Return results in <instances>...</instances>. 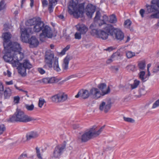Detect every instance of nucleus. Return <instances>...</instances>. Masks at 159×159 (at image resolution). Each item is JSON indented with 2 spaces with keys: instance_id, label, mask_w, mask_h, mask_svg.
Here are the masks:
<instances>
[{
  "instance_id": "obj_1",
  "label": "nucleus",
  "mask_w": 159,
  "mask_h": 159,
  "mask_svg": "<svg viewBox=\"0 0 159 159\" xmlns=\"http://www.w3.org/2000/svg\"><path fill=\"white\" fill-rule=\"evenodd\" d=\"M28 25L33 26V27L21 28V31L32 34L34 32H38L42 30L44 24L39 17L34 18L29 20L26 22Z\"/></svg>"
},
{
  "instance_id": "obj_2",
  "label": "nucleus",
  "mask_w": 159,
  "mask_h": 159,
  "mask_svg": "<svg viewBox=\"0 0 159 159\" xmlns=\"http://www.w3.org/2000/svg\"><path fill=\"white\" fill-rule=\"evenodd\" d=\"M84 3L78 5L73 0L70 1L68 6V12L75 18L82 17L84 13Z\"/></svg>"
},
{
  "instance_id": "obj_3",
  "label": "nucleus",
  "mask_w": 159,
  "mask_h": 159,
  "mask_svg": "<svg viewBox=\"0 0 159 159\" xmlns=\"http://www.w3.org/2000/svg\"><path fill=\"white\" fill-rule=\"evenodd\" d=\"M104 127L105 125H104L100 129H98L97 126H94L85 132L80 137H79V141L82 142H85L93 138L97 137L103 131Z\"/></svg>"
},
{
  "instance_id": "obj_4",
  "label": "nucleus",
  "mask_w": 159,
  "mask_h": 159,
  "mask_svg": "<svg viewBox=\"0 0 159 159\" xmlns=\"http://www.w3.org/2000/svg\"><path fill=\"white\" fill-rule=\"evenodd\" d=\"M10 120L11 122H19L25 123L34 120L32 117L25 114L22 111L19 109L16 110Z\"/></svg>"
},
{
  "instance_id": "obj_5",
  "label": "nucleus",
  "mask_w": 159,
  "mask_h": 159,
  "mask_svg": "<svg viewBox=\"0 0 159 159\" xmlns=\"http://www.w3.org/2000/svg\"><path fill=\"white\" fill-rule=\"evenodd\" d=\"M29 33H24L21 31V38L23 42L28 43L30 44V47L34 48L37 47L39 44V41L35 36H32L29 39L30 34Z\"/></svg>"
},
{
  "instance_id": "obj_6",
  "label": "nucleus",
  "mask_w": 159,
  "mask_h": 159,
  "mask_svg": "<svg viewBox=\"0 0 159 159\" xmlns=\"http://www.w3.org/2000/svg\"><path fill=\"white\" fill-rule=\"evenodd\" d=\"M42 31V33L39 35V39L41 41H44L46 37L51 38L52 37V30L51 28L48 25L44 24Z\"/></svg>"
},
{
  "instance_id": "obj_7",
  "label": "nucleus",
  "mask_w": 159,
  "mask_h": 159,
  "mask_svg": "<svg viewBox=\"0 0 159 159\" xmlns=\"http://www.w3.org/2000/svg\"><path fill=\"white\" fill-rule=\"evenodd\" d=\"M55 59L54 58V54L53 52L50 50H48L46 52L45 56L44 62L45 65L43 67L47 68H51L52 67V62L54 61Z\"/></svg>"
},
{
  "instance_id": "obj_8",
  "label": "nucleus",
  "mask_w": 159,
  "mask_h": 159,
  "mask_svg": "<svg viewBox=\"0 0 159 159\" xmlns=\"http://www.w3.org/2000/svg\"><path fill=\"white\" fill-rule=\"evenodd\" d=\"M155 5H146L148 12V13H152L151 15L149 16L150 19H159V8H157Z\"/></svg>"
},
{
  "instance_id": "obj_9",
  "label": "nucleus",
  "mask_w": 159,
  "mask_h": 159,
  "mask_svg": "<svg viewBox=\"0 0 159 159\" xmlns=\"http://www.w3.org/2000/svg\"><path fill=\"white\" fill-rule=\"evenodd\" d=\"M32 67V65L28 60H25L19 67V73L22 76H25L26 74V69H30Z\"/></svg>"
},
{
  "instance_id": "obj_10",
  "label": "nucleus",
  "mask_w": 159,
  "mask_h": 159,
  "mask_svg": "<svg viewBox=\"0 0 159 159\" xmlns=\"http://www.w3.org/2000/svg\"><path fill=\"white\" fill-rule=\"evenodd\" d=\"M67 98V95L66 94L60 93L52 96L51 99L53 102L58 103L64 102Z\"/></svg>"
},
{
  "instance_id": "obj_11",
  "label": "nucleus",
  "mask_w": 159,
  "mask_h": 159,
  "mask_svg": "<svg viewBox=\"0 0 159 159\" xmlns=\"http://www.w3.org/2000/svg\"><path fill=\"white\" fill-rule=\"evenodd\" d=\"M111 106V100L110 99L102 102L99 105V109L101 111L107 113L110 110Z\"/></svg>"
},
{
  "instance_id": "obj_12",
  "label": "nucleus",
  "mask_w": 159,
  "mask_h": 159,
  "mask_svg": "<svg viewBox=\"0 0 159 159\" xmlns=\"http://www.w3.org/2000/svg\"><path fill=\"white\" fill-rule=\"evenodd\" d=\"M12 35L10 32H7L3 33L2 37L3 39V45L5 49L8 48L12 42L10 39Z\"/></svg>"
},
{
  "instance_id": "obj_13",
  "label": "nucleus",
  "mask_w": 159,
  "mask_h": 159,
  "mask_svg": "<svg viewBox=\"0 0 159 159\" xmlns=\"http://www.w3.org/2000/svg\"><path fill=\"white\" fill-rule=\"evenodd\" d=\"M111 36L114 39L119 41L123 40L124 37L123 32L118 29H116L114 30L113 33L111 34Z\"/></svg>"
},
{
  "instance_id": "obj_14",
  "label": "nucleus",
  "mask_w": 159,
  "mask_h": 159,
  "mask_svg": "<svg viewBox=\"0 0 159 159\" xmlns=\"http://www.w3.org/2000/svg\"><path fill=\"white\" fill-rule=\"evenodd\" d=\"M65 147V144L57 145L55 148L53 152V157L55 158L59 157L63 153Z\"/></svg>"
},
{
  "instance_id": "obj_15",
  "label": "nucleus",
  "mask_w": 159,
  "mask_h": 159,
  "mask_svg": "<svg viewBox=\"0 0 159 159\" xmlns=\"http://www.w3.org/2000/svg\"><path fill=\"white\" fill-rule=\"evenodd\" d=\"M96 7L91 4H89L85 9V11L87 16L91 18L94 12Z\"/></svg>"
},
{
  "instance_id": "obj_16",
  "label": "nucleus",
  "mask_w": 159,
  "mask_h": 159,
  "mask_svg": "<svg viewBox=\"0 0 159 159\" xmlns=\"http://www.w3.org/2000/svg\"><path fill=\"white\" fill-rule=\"evenodd\" d=\"M21 49L20 45L19 43L16 42H12L10 43V45L8 46V48L5 49L7 50L10 49V51L13 52L20 51Z\"/></svg>"
},
{
  "instance_id": "obj_17",
  "label": "nucleus",
  "mask_w": 159,
  "mask_h": 159,
  "mask_svg": "<svg viewBox=\"0 0 159 159\" xmlns=\"http://www.w3.org/2000/svg\"><path fill=\"white\" fill-rule=\"evenodd\" d=\"M98 87L101 90L102 96L110 92V87H108L107 88V85L105 83H101L98 85Z\"/></svg>"
},
{
  "instance_id": "obj_18",
  "label": "nucleus",
  "mask_w": 159,
  "mask_h": 159,
  "mask_svg": "<svg viewBox=\"0 0 159 159\" xmlns=\"http://www.w3.org/2000/svg\"><path fill=\"white\" fill-rule=\"evenodd\" d=\"M90 93L94 98L97 99L102 96V94L99 90L97 88H93L90 90Z\"/></svg>"
},
{
  "instance_id": "obj_19",
  "label": "nucleus",
  "mask_w": 159,
  "mask_h": 159,
  "mask_svg": "<svg viewBox=\"0 0 159 159\" xmlns=\"http://www.w3.org/2000/svg\"><path fill=\"white\" fill-rule=\"evenodd\" d=\"M90 95V93L88 90L84 89H81L78 93V94L75 96V97L78 98L80 97L83 99L88 98Z\"/></svg>"
},
{
  "instance_id": "obj_20",
  "label": "nucleus",
  "mask_w": 159,
  "mask_h": 159,
  "mask_svg": "<svg viewBox=\"0 0 159 159\" xmlns=\"http://www.w3.org/2000/svg\"><path fill=\"white\" fill-rule=\"evenodd\" d=\"M77 30L82 35L85 34L88 30V28L83 24H79L76 26Z\"/></svg>"
},
{
  "instance_id": "obj_21",
  "label": "nucleus",
  "mask_w": 159,
  "mask_h": 159,
  "mask_svg": "<svg viewBox=\"0 0 159 159\" xmlns=\"http://www.w3.org/2000/svg\"><path fill=\"white\" fill-rule=\"evenodd\" d=\"M39 136V134L37 132L31 131L26 135V140L28 141L31 139H35Z\"/></svg>"
},
{
  "instance_id": "obj_22",
  "label": "nucleus",
  "mask_w": 159,
  "mask_h": 159,
  "mask_svg": "<svg viewBox=\"0 0 159 159\" xmlns=\"http://www.w3.org/2000/svg\"><path fill=\"white\" fill-rule=\"evenodd\" d=\"M20 51H17L12 52V55H13L14 59L20 61L24 58V55L23 53Z\"/></svg>"
},
{
  "instance_id": "obj_23",
  "label": "nucleus",
  "mask_w": 159,
  "mask_h": 159,
  "mask_svg": "<svg viewBox=\"0 0 159 159\" xmlns=\"http://www.w3.org/2000/svg\"><path fill=\"white\" fill-rule=\"evenodd\" d=\"M12 52L11 51L10 52L8 51L7 54L3 56V59L6 62L11 63L14 59L13 55L12 56Z\"/></svg>"
},
{
  "instance_id": "obj_24",
  "label": "nucleus",
  "mask_w": 159,
  "mask_h": 159,
  "mask_svg": "<svg viewBox=\"0 0 159 159\" xmlns=\"http://www.w3.org/2000/svg\"><path fill=\"white\" fill-rule=\"evenodd\" d=\"M71 57L69 55H67L64 59L62 64V68L64 70H66L68 67L69 61L71 59Z\"/></svg>"
},
{
  "instance_id": "obj_25",
  "label": "nucleus",
  "mask_w": 159,
  "mask_h": 159,
  "mask_svg": "<svg viewBox=\"0 0 159 159\" xmlns=\"http://www.w3.org/2000/svg\"><path fill=\"white\" fill-rule=\"evenodd\" d=\"M108 35L109 34L105 31L102 30H99L98 37L103 40H106L108 38Z\"/></svg>"
},
{
  "instance_id": "obj_26",
  "label": "nucleus",
  "mask_w": 159,
  "mask_h": 159,
  "mask_svg": "<svg viewBox=\"0 0 159 159\" xmlns=\"http://www.w3.org/2000/svg\"><path fill=\"white\" fill-rule=\"evenodd\" d=\"M95 23L91 24L90 26V28L91 30V34L93 35H96L98 37L99 30H98L95 27Z\"/></svg>"
},
{
  "instance_id": "obj_27",
  "label": "nucleus",
  "mask_w": 159,
  "mask_h": 159,
  "mask_svg": "<svg viewBox=\"0 0 159 159\" xmlns=\"http://www.w3.org/2000/svg\"><path fill=\"white\" fill-rule=\"evenodd\" d=\"M57 0H49L48 10L50 13L53 11V7L57 4Z\"/></svg>"
},
{
  "instance_id": "obj_28",
  "label": "nucleus",
  "mask_w": 159,
  "mask_h": 159,
  "mask_svg": "<svg viewBox=\"0 0 159 159\" xmlns=\"http://www.w3.org/2000/svg\"><path fill=\"white\" fill-rule=\"evenodd\" d=\"M113 26L110 24H108L106 25V26L104 28L105 31L107 34H110L111 35V33H113L114 30H115Z\"/></svg>"
},
{
  "instance_id": "obj_29",
  "label": "nucleus",
  "mask_w": 159,
  "mask_h": 159,
  "mask_svg": "<svg viewBox=\"0 0 159 159\" xmlns=\"http://www.w3.org/2000/svg\"><path fill=\"white\" fill-rule=\"evenodd\" d=\"M12 92L9 88H7L3 92V96L4 99H9L11 96Z\"/></svg>"
},
{
  "instance_id": "obj_30",
  "label": "nucleus",
  "mask_w": 159,
  "mask_h": 159,
  "mask_svg": "<svg viewBox=\"0 0 159 159\" xmlns=\"http://www.w3.org/2000/svg\"><path fill=\"white\" fill-rule=\"evenodd\" d=\"M53 68L57 72H59L61 71V69L58 65L57 59H55L53 64Z\"/></svg>"
},
{
  "instance_id": "obj_31",
  "label": "nucleus",
  "mask_w": 159,
  "mask_h": 159,
  "mask_svg": "<svg viewBox=\"0 0 159 159\" xmlns=\"http://www.w3.org/2000/svg\"><path fill=\"white\" fill-rule=\"evenodd\" d=\"M118 56V53H113L111 56L110 58L108 59L106 61L107 64H109L113 60H115V58L117 57Z\"/></svg>"
},
{
  "instance_id": "obj_32",
  "label": "nucleus",
  "mask_w": 159,
  "mask_h": 159,
  "mask_svg": "<svg viewBox=\"0 0 159 159\" xmlns=\"http://www.w3.org/2000/svg\"><path fill=\"white\" fill-rule=\"evenodd\" d=\"M103 19L102 20H99V26L102 25L103 24H105L106 21H108V17L105 15H104L103 16Z\"/></svg>"
},
{
  "instance_id": "obj_33",
  "label": "nucleus",
  "mask_w": 159,
  "mask_h": 159,
  "mask_svg": "<svg viewBox=\"0 0 159 159\" xmlns=\"http://www.w3.org/2000/svg\"><path fill=\"white\" fill-rule=\"evenodd\" d=\"M138 66L140 70H143L145 67V61L144 60H143L139 62Z\"/></svg>"
},
{
  "instance_id": "obj_34",
  "label": "nucleus",
  "mask_w": 159,
  "mask_h": 159,
  "mask_svg": "<svg viewBox=\"0 0 159 159\" xmlns=\"http://www.w3.org/2000/svg\"><path fill=\"white\" fill-rule=\"evenodd\" d=\"M19 61H18V60H16L15 59H14L11 62L13 66L17 67L18 71L19 67L20 66V65L21 64L19 62Z\"/></svg>"
},
{
  "instance_id": "obj_35",
  "label": "nucleus",
  "mask_w": 159,
  "mask_h": 159,
  "mask_svg": "<svg viewBox=\"0 0 159 159\" xmlns=\"http://www.w3.org/2000/svg\"><path fill=\"white\" fill-rule=\"evenodd\" d=\"M126 55L128 58H130L135 56V53L130 51H127L126 52Z\"/></svg>"
},
{
  "instance_id": "obj_36",
  "label": "nucleus",
  "mask_w": 159,
  "mask_h": 159,
  "mask_svg": "<svg viewBox=\"0 0 159 159\" xmlns=\"http://www.w3.org/2000/svg\"><path fill=\"white\" fill-rule=\"evenodd\" d=\"M35 149L36 156L39 159H43L40 152L39 148L37 147L35 148Z\"/></svg>"
},
{
  "instance_id": "obj_37",
  "label": "nucleus",
  "mask_w": 159,
  "mask_h": 159,
  "mask_svg": "<svg viewBox=\"0 0 159 159\" xmlns=\"http://www.w3.org/2000/svg\"><path fill=\"white\" fill-rule=\"evenodd\" d=\"M110 19L109 20V22L111 23H115L117 21V19L115 15H112L110 16Z\"/></svg>"
},
{
  "instance_id": "obj_38",
  "label": "nucleus",
  "mask_w": 159,
  "mask_h": 159,
  "mask_svg": "<svg viewBox=\"0 0 159 159\" xmlns=\"http://www.w3.org/2000/svg\"><path fill=\"white\" fill-rule=\"evenodd\" d=\"M139 81L135 80L133 84L130 85L132 89L136 88L139 85Z\"/></svg>"
},
{
  "instance_id": "obj_39",
  "label": "nucleus",
  "mask_w": 159,
  "mask_h": 159,
  "mask_svg": "<svg viewBox=\"0 0 159 159\" xmlns=\"http://www.w3.org/2000/svg\"><path fill=\"white\" fill-rule=\"evenodd\" d=\"M70 45H67L65 48H64L60 53V54L62 55H63L65 54L66 52L70 48Z\"/></svg>"
},
{
  "instance_id": "obj_40",
  "label": "nucleus",
  "mask_w": 159,
  "mask_h": 159,
  "mask_svg": "<svg viewBox=\"0 0 159 159\" xmlns=\"http://www.w3.org/2000/svg\"><path fill=\"white\" fill-rule=\"evenodd\" d=\"M6 130V127L3 124L0 125V135L2 134Z\"/></svg>"
},
{
  "instance_id": "obj_41",
  "label": "nucleus",
  "mask_w": 159,
  "mask_h": 159,
  "mask_svg": "<svg viewBox=\"0 0 159 159\" xmlns=\"http://www.w3.org/2000/svg\"><path fill=\"white\" fill-rule=\"evenodd\" d=\"M126 68L129 70L134 71L135 69V66L134 65H129L126 67Z\"/></svg>"
},
{
  "instance_id": "obj_42",
  "label": "nucleus",
  "mask_w": 159,
  "mask_h": 159,
  "mask_svg": "<svg viewBox=\"0 0 159 159\" xmlns=\"http://www.w3.org/2000/svg\"><path fill=\"white\" fill-rule=\"evenodd\" d=\"M6 4L4 1L2 0L0 2V11L5 8Z\"/></svg>"
},
{
  "instance_id": "obj_43",
  "label": "nucleus",
  "mask_w": 159,
  "mask_h": 159,
  "mask_svg": "<svg viewBox=\"0 0 159 159\" xmlns=\"http://www.w3.org/2000/svg\"><path fill=\"white\" fill-rule=\"evenodd\" d=\"M45 102V101L44 99L42 98H40L39 100V106L40 108H41Z\"/></svg>"
},
{
  "instance_id": "obj_44",
  "label": "nucleus",
  "mask_w": 159,
  "mask_h": 159,
  "mask_svg": "<svg viewBox=\"0 0 159 159\" xmlns=\"http://www.w3.org/2000/svg\"><path fill=\"white\" fill-rule=\"evenodd\" d=\"M131 22L129 19H128L125 20L124 23V25H125V26L128 28H129V27L131 25Z\"/></svg>"
},
{
  "instance_id": "obj_45",
  "label": "nucleus",
  "mask_w": 159,
  "mask_h": 159,
  "mask_svg": "<svg viewBox=\"0 0 159 159\" xmlns=\"http://www.w3.org/2000/svg\"><path fill=\"white\" fill-rule=\"evenodd\" d=\"M25 107L28 110L30 111L33 110L34 107V105L33 104L30 105L28 104L25 105Z\"/></svg>"
},
{
  "instance_id": "obj_46",
  "label": "nucleus",
  "mask_w": 159,
  "mask_h": 159,
  "mask_svg": "<svg viewBox=\"0 0 159 159\" xmlns=\"http://www.w3.org/2000/svg\"><path fill=\"white\" fill-rule=\"evenodd\" d=\"M100 16V13L99 11H98L96 13V16L94 18V21L96 22L97 20L99 19Z\"/></svg>"
},
{
  "instance_id": "obj_47",
  "label": "nucleus",
  "mask_w": 159,
  "mask_h": 159,
  "mask_svg": "<svg viewBox=\"0 0 159 159\" xmlns=\"http://www.w3.org/2000/svg\"><path fill=\"white\" fill-rule=\"evenodd\" d=\"M81 35H82V34L79 32H76L75 34V39H80L81 38Z\"/></svg>"
},
{
  "instance_id": "obj_48",
  "label": "nucleus",
  "mask_w": 159,
  "mask_h": 159,
  "mask_svg": "<svg viewBox=\"0 0 159 159\" xmlns=\"http://www.w3.org/2000/svg\"><path fill=\"white\" fill-rule=\"evenodd\" d=\"M49 84L54 83L56 81V78L54 77L48 78Z\"/></svg>"
},
{
  "instance_id": "obj_49",
  "label": "nucleus",
  "mask_w": 159,
  "mask_h": 159,
  "mask_svg": "<svg viewBox=\"0 0 159 159\" xmlns=\"http://www.w3.org/2000/svg\"><path fill=\"white\" fill-rule=\"evenodd\" d=\"M124 119L125 121L131 123H133L134 121V120L131 118L124 117Z\"/></svg>"
},
{
  "instance_id": "obj_50",
  "label": "nucleus",
  "mask_w": 159,
  "mask_h": 159,
  "mask_svg": "<svg viewBox=\"0 0 159 159\" xmlns=\"http://www.w3.org/2000/svg\"><path fill=\"white\" fill-rule=\"evenodd\" d=\"M151 3L152 4H156L159 8V0H152Z\"/></svg>"
},
{
  "instance_id": "obj_51",
  "label": "nucleus",
  "mask_w": 159,
  "mask_h": 159,
  "mask_svg": "<svg viewBox=\"0 0 159 159\" xmlns=\"http://www.w3.org/2000/svg\"><path fill=\"white\" fill-rule=\"evenodd\" d=\"M145 75V72L144 71H142L139 73V78L143 81L144 79L143 76Z\"/></svg>"
},
{
  "instance_id": "obj_52",
  "label": "nucleus",
  "mask_w": 159,
  "mask_h": 159,
  "mask_svg": "<svg viewBox=\"0 0 159 159\" xmlns=\"http://www.w3.org/2000/svg\"><path fill=\"white\" fill-rule=\"evenodd\" d=\"M158 106H159V99L156 101L153 104L152 108H154Z\"/></svg>"
},
{
  "instance_id": "obj_53",
  "label": "nucleus",
  "mask_w": 159,
  "mask_h": 159,
  "mask_svg": "<svg viewBox=\"0 0 159 159\" xmlns=\"http://www.w3.org/2000/svg\"><path fill=\"white\" fill-rule=\"evenodd\" d=\"M158 106H159V99L156 101L153 104L152 108H154Z\"/></svg>"
},
{
  "instance_id": "obj_54",
  "label": "nucleus",
  "mask_w": 159,
  "mask_h": 159,
  "mask_svg": "<svg viewBox=\"0 0 159 159\" xmlns=\"http://www.w3.org/2000/svg\"><path fill=\"white\" fill-rule=\"evenodd\" d=\"M37 70L39 73L41 74H43L45 73V71L42 68H38Z\"/></svg>"
},
{
  "instance_id": "obj_55",
  "label": "nucleus",
  "mask_w": 159,
  "mask_h": 159,
  "mask_svg": "<svg viewBox=\"0 0 159 159\" xmlns=\"http://www.w3.org/2000/svg\"><path fill=\"white\" fill-rule=\"evenodd\" d=\"M20 100V97L18 96H15L14 98V102L15 103H19Z\"/></svg>"
},
{
  "instance_id": "obj_56",
  "label": "nucleus",
  "mask_w": 159,
  "mask_h": 159,
  "mask_svg": "<svg viewBox=\"0 0 159 159\" xmlns=\"http://www.w3.org/2000/svg\"><path fill=\"white\" fill-rule=\"evenodd\" d=\"M44 84H49L48 78H45L43 79L40 81Z\"/></svg>"
},
{
  "instance_id": "obj_57",
  "label": "nucleus",
  "mask_w": 159,
  "mask_h": 159,
  "mask_svg": "<svg viewBox=\"0 0 159 159\" xmlns=\"http://www.w3.org/2000/svg\"><path fill=\"white\" fill-rule=\"evenodd\" d=\"M159 71V66H157L154 67L152 70L153 73H157Z\"/></svg>"
},
{
  "instance_id": "obj_58",
  "label": "nucleus",
  "mask_w": 159,
  "mask_h": 159,
  "mask_svg": "<svg viewBox=\"0 0 159 159\" xmlns=\"http://www.w3.org/2000/svg\"><path fill=\"white\" fill-rule=\"evenodd\" d=\"M27 157V154L26 153H23L20 156L18 159H22Z\"/></svg>"
},
{
  "instance_id": "obj_59",
  "label": "nucleus",
  "mask_w": 159,
  "mask_h": 159,
  "mask_svg": "<svg viewBox=\"0 0 159 159\" xmlns=\"http://www.w3.org/2000/svg\"><path fill=\"white\" fill-rule=\"evenodd\" d=\"M42 2L43 7L47 6L48 5V2L47 0H42Z\"/></svg>"
},
{
  "instance_id": "obj_60",
  "label": "nucleus",
  "mask_w": 159,
  "mask_h": 159,
  "mask_svg": "<svg viewBox=\"0 0 159 159\" xmlns=\"http://www.w3.org/2000/svg\"><path fill=\"white\" fill-rule=\"evenodd\" d=\"M140 14L141 15L142 17H143L144 16L143 14L145 12V11L143 9H141L139 11Z\"/></svg>"
},
{
  "instance_id": "obj_61",
  "label": "nucleus",
  "mask_w": 159,
  "mask_h": 159,
  "mask_svg": "<svg viewBox=\"0 0 159 159\" xmlns=\"http://www.w3.org/2000/svg\"><path fill=\"white\" fill-rule=\"evenodd\" d=\"M75 77V75H71L70 76H69L67 78H66L65 80H69L70 79H71L72 78Z\"/></svg>"
},
{
  "instance_id": "obj_62",
  "label": "nucleus",
  "mask_w": 159,
  "mask_h": 159,
  "mask_svg": "<svg viewBox=\"0 0 159 159\" xmlns=\"http://www.w3.org/2000/svg\"><path fill=\"white\" fill-rule=\"evenodd\" d=\"M4 90V87L2 84L0 83V92H2Z\"/></svg>"
},
{
  "instance_id": "obj_63",
  "label": "nucleus",
  "mask_w": 159,
  "mask_h": 159,
  "mask_svg": "<svg viewBox=\"0 0 159 159\" xmlns=\"http://www.w3.org/2000/svg\"><path fill=\"white\" fill-rule=\"evenodd\" d=\"M111 68L113 70H115L116 71H117L118 70V68L116 67L115 66H112Z\"/></svg>"
},
{
  "instance_id": "obj_64",
  "label": "nucleus",
  "mask_w": 159,
  "mask_h": 159,
  "mask_svg": "<svg viewBox=\"0 0 159 159\" xmlns=\"http://www.w3.org/2000/svg\"><path fill=\"white\" fill-rule=\"evenodd\" d=\"M6 84L7 85L12 84H13V81L12 80H11L9 81L6 82Z\"/></svg>"
}]
</instances>
